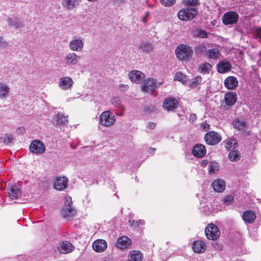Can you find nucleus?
<instances>
[{"mask_svg":"<svg viewBox=\"0 0 261 261\" xmlns=\"http://www.w3.org/2000/svg\"><path fill=\"white\" fill-rule=\"evenodd\" d=\"M224 84L227 89L233 90L238 86V81L236 77L230 76L225 80Z\"/></svg>","mask_w":261,"mask_h":261,"instance_id":"22","label":"nucleus"},{"mask_svg":"<svg viewBox=\"0 0 261 261\" xmlns=\"http://www.w3.org/2000/svg\"><path fill=\"white\" fill-rule=\"evenodd\" d=\"M55 119L57 124L59 126L65 125L68 123L67 117H65L63 114L61 113H58L56 115Z\"/></svg>","mask_w":261,"mask_h":261,"instance_id":"32","label":"nucleus"},{"mask_svg":"<svg viewBox=\"0 0 261 261\" xmlns=\"http://www.w3.org/2000/svg\"><path fill=\"white\" fill-rule=\"evenodd\" d=\"M212 68V66L211 64L208 62H205L200 65L199 67V70L201 73L206 74L208 73Z\"/></svg>","mask_w":261,"mask_h":261,"instance_id":"34","label":"nucleus"},{"mask_svg":"<svg viewBox=\"0 0 261 261\" xmlns=\"http://www.w3.org/2000/svg\"><path fill=\"white\" fill-rule=\"evenodd\" d=\"M212 186L215 191L221 192L225 189V182L222 179H218L212 182Z\"/></svg>","mask_w":261,"mask_h":261,"instance_id":"24","label":"nucleus"},{"mask_svg":"<svg viewBox=\"0 0 261 261\" xmlns=\"http://www.w3.org/2000/svg\"><path fill=\"white\" fill-rule=\"evenodd\" d=\"M82 0H62V5L66 9L70 10L79 5Z\"/></svg>","mask_w":261,"mask_h":261,"instance_id":"26","label":"nucleus"},{"mask_svg":"<svg viewBox=\"0 0 261 261\" xmlns=\"http://www.w3.org/2000/svg\"><path fill=\"white\" fill-rule=\"evenodd\" d=\"M219 165L217 162H211L209 164V173L213 174L214 173L215 171L218 170Z\"/></svg>","mask_w":261,"mask_h":261,"instance_id":"43","label":"nucleus"},{"mask_svg":"<svg viewBox=\"0 0 261 261\" xmlns=\"http://www.w3.org/2000/svg\"><path fill=\"white\" fill-rule=\"evenodd\" d=\"M129 261H142L143 255L139 250L131 251L128 256Z\"/></svg>","mask_w":261,"mask_h":261,"instance_id":"25","label":"nucleus"},{"mask_svg":"<svg viewBox=\"0 0 261 261\" xmlns=\"http://www.w3.org/2000/svg\"><path fill=\"white\" fill-rule=\"evenodd\" d=\"M158 86L154 79H149L144 82L142 86V90L144 92L152 93Z\"/></svg>","mask_w":261,"mask_h":261,"instance_id":"11","label":"nucleus"},{"mask_svg":"<svg viewBox=\"0 0 261 261\" xmlns=\"http://www.w3.org/2000/svg\"><path fill=\"white\" fill-rule=\"evenodd\" d=\"M161 3L166 7L173 6L176 2V0H160Z\"/></svg>","mask_w":261,"mask_h":261,"instance_id":"47","label":"nucleus"},{"mask_svg":"<svg viewBox=\"0 0 261 261\" xmlns=\"http://www.w3.org/2000/svg\"><path fill=\"white\" fill-rule=\"evenodd\" d=\"M57 249L61 253L66 254L71 252L74 249V247L69 242L65 241L59 244Z\"/></svg>","mask_w":261,"mask_h":261,"instance_id":"12","label":"nucleus"},{"mask_svg":"<svg viewBox=\"0 0 261 261\" xmlns=\"http://www.w3.org/2000/svg\"><path fill=\"white\" fill-rule=\"evenodd\" d=\"M197 14V9L196 8H186L178 12V17L181 20H189L193 19Z\"/></svg>","mask_w":261,"mask_h":261,"instance_id":"3","label":"nucleus"},{"mask_svg":"<svg viewBox=\"0 0 261 261\" xmlns=\"http://www.w3.org/2000/svg\"><path fill=\"white\" fill-rule=\"evenodd\" d=\"M204 140L206 143L211 145H215L221 140L220 134L215 131H210L205 134Z\"/></svg>","mask_w":261,"mask_h":261,"instance_id":"6","label":"nucleus"},{"mask_svg":"<svg viewBox=\"0 0 261 261\" xmlns=\"http://www.w3.org/2000/svg\"><path fill=\"white\" fill-rule=\"evenodd\" d=\"M9 24L16 28H21L23 26L22 21L15 17H11L8 19Z\"/></svg>","mask_w":261,"mask_h":261,"instance_id":"31","label":"nucleus"},{"mask_svg":"<svg viewBox=\"0 0 261 261\" xmlns=\"http://www.w3.org/2000/svg\"><path fill=\"white\" fill-rule=\"evenodd\" d=\"M76 213V210L72 206H64L61 211L62 216L68 221L72 220Z\"/></svg>","mask_w":261,"mask_h":261,"instance_id":"9","label":"nucleus"},{"mask_svg":"<svg viewBox=\"0 0 261 261\" xmlns=\"http://www.w3.org/2000/svg\"><path fill=\"white\" fill-rule=\"evenodd\" d=\"M210 60H216L221 55V53L218 48H212L208 49L204 54Z\"/></svg>","mask_w":261,"mask_h":261,"instance_id":"27","label":"nucleus"},{"mask_svg":"<svg viewBox=\"0 0 261 261\" xmlns=\"http://www.w3.org/2000/svg\"><path fill=\"white\" fill-rule=\"evenodd\" d=\"M128 223L133 229H137L139 228L140 225L144 224V221L142 220L138 221L129 220Z\"/></svg>","mask_w":261,"mask_h":261,"instance_id":"39","label":"nucleus"},{"mask_svg":"<svg viewBox=\"0 0 261 261\" xmlns=\"http://www.w3.org/2000/svg\"><path fill=\"white\" fill-rule=\"evenodd\" d=\"M229 159L232 162H237L240 159V153L237 150H231L228 154Z\"/></svg>","mask_w":261,"mask_h":261,"instance_id":"36","label":"nucleus"},{"mask_svg":"<svg viewBox=\"0 0 261 261\" xmlns=\"http://www.w3.org/2000/svg\"><path fill=\"white\" fill-rule=\"evenodd\" d=\"M80 58V56L75 53H69L65 58L64 62L67 65H75L79 62Z\"/></svg>","mask_w":261,"mask_h":261,"instance_id":"21","label":"nucleus"},{"mask_svg":"<svg viewBox=\"0 0 261 261\" xmlns=\"http://www.w3.org/2000/svg\"><path fill=\"white\" fill-rule=\"evenodd\" d=\"M73 84L72 79L69 76H65L60 79L59 82V87L63 90L70 89Z\"/></svg>","mask_w":261,"mask_h":261,"instance_id":"14","label":"nucleus"},{"mask_svg":"<svg viewBox=\"0 0 261 261\" xmlns=\"http://www.w3.org/2000/svg\"><path fill=\"white\" fill-rule=\"evenodd\" d=\"M155 124L153 122H148L147 124V127L150 129H153L155 127Z\"/></svg>","mask_w":261,"mask_h":261,"instance_id":"56","label":"nucleus"},{"mask_svg":"<svg viewBox=\"0 0 261 261\" xmlns=\"http://www.w3.org/2000/svg\"><path fill=\"white\" fill-rule=\"evenodd\" d=\"M72 199L71 197H66L65 199V206L66 207L67 206H72Z\"/></svg>","mask_w":261,"mask_h":261,"instance_id":"51","label":"nucleus"},{"mask_svg":"<svg viewBox=\"0 0 261 261\" xmlns=\"http://www.w3.org/2000/svg\"><path fill=\"white\" fill-rule=\"evenodd\" d=\"M206 150L205 146L201 144L195 145L192 149L193 155L196 158L203 157L206 153Z\"/></svg>","mask_w":261,"mask_h":261,"instance_id":"17","label":"nucleus"},{"mask_svg":"<svg viewBox=\"0 0 261 261\" xmlns=\"http://www.w3.org/2000/svg\"><path fill=\"white\" fill-rule=\"evenodd\" d=\"M68 179L65 176L57 177L54 183V187L58 191H63L67 187Z\"/></svg>","mask_w":261,"mask_h":261,"instance_id":"10","label":"nucleus"},{"mask_svg":"<svg viewBox=\"0 0 261 261\" xmlns=\"http://www.w3.org/2000/svg\"><path fill=\"white\" fill-rule=\"evenodd\" d=\"M178 105V101L176 98L168 97L164 99L163 107L168 111H172L177 108Z\"/></svg>","mask_w":261,"mask_h":261,"instance_id":"7","label":"nucleus"},{"mask_svg":"<svg viewBox=\"0 0 261 261\" xmlns=\"http://www.w3.org/2000/svg\"><path fill=\"white\" fill-rule=\"evenodd\" d=\"M130 244L131 240L127 237L123 236L117 240L116 246L120 249H124L128 248Z\"/></svg>","mask_w":261,"mask_h":261,"instance_id":"23","label":"nucleus"},{"mask_svg":"<svg viewBox=\"0 0 261 261\" xmlns=\"http://www.w3.org/2000/svg\"><path fill=\"white\" fill-rule=\"evenodd\" d=\"M207 50L206 46L203 44H199L195 47V52L197 55H200L203 53L205 54Z\"/></svg>","mask_w":261,"mask_h":261,"instance_id":"41","label":"nucleus"},{"mask_svg":"<svg viewBox=\"0 0 261 261\" xmlns=\"http://www.w3.org/2000/svg\"><path fill=\"white\" fill-rule=\"evenodd\" d=\"M30 150L32 153L41 154L45 151V147L41 141L36 140L31 143Z\"/></svg>","mask_w":261,"mask_h":261,"instance_id":"8","label":"nucleus"},{"mask_svg":"<svg viewBox=\"0 0 261 261\" xmlns=\"http://www.w3.org/2000/svg\"><path fill=\"white\" fill-rule=\"evenodd\" d=\"M92 247L96 252H101L107 248V243L104 240L98 239L93 243Z\"/></svg>","mask_w":261,"mask_h":261,"instance_id":"18","label":"nucleus"},{"mask_svg":"<svg viewBox=\"0 0 261 261\" xmlns=\"http://www.w3.org/2000/svg\"><path fill=\"white\" fill-rule=\"evenodd\" d=\"M208 162L207 160H203L200 163V165L202 167H204L208 164Z\"/></svg>","mask_w":261,"mask_h":261,"instance_id":"58","label":"nucleus"},{"mask_svg":"<svg viewBox=\"0 0 261 261\" xmlns=\"http://www.w3.org/2000/svg\"><path fill=\"white\" fill-rule=\"evenodd\" d=\"M238 19V14L235 11H231L225 13L223 15L222 20L225 25H228L236 23Z\"/></svg>","mask_w":261,"mask_h":261,"instance_id":"5","label":"nucleus"},{"mask_svg":"<svg viewBox=\"0 0 261 261\" xmlns=\"http://www.w3.org/2000/svg\"><path fill=\"white\" fill-rule=\"evenodd\" d=\"M202 81V78L200 76H196L190 80L189 87L191 88H194L199 85Z\"/></svg>","mask_w":261,"mask_h":261,"instance_id":"37","label":"nucleus"},{"mask_svg":"<svg viewBox=\"0 0 261 261\" xmlns=\"http://www.w3.org/2000/svg\"><path fill=\"white\" fill-rule=\"evenodd\" d=\"M233 125L234 128L242 130L245 128L246 122L244 120L235 119L233 121Z\"/></svg>","mask_w":261,"mask_h":261,"instance_id":"33","label":"nucleus"},{"mask_svg":"<svg viewBox=\"0 0 261 261\" xmlns=\"http://www.w3.org/2000/svg\"><path fill=\"white\" fill-rule=\"evenodd\" d=\"M139 48L143 52L149 53L153 50V47L152 43L146 41L141 42L139 45Z\"/></svg>","mask_w":261,"mask_h":261,"instance_id":"30","label":"nucleus"},{"mask_svg":"<svg viewBox=\"0 0 261 261\" xmlns=\"http://www.w3.org/2000/svg\"><path fill=\"white\" fill-rule=\"evenodd\" d=\"M87 1L89 2H97L98 0H87Z\"/></svg>","mask_w":261,"mask_h":261,"instance_id":"63","label":"nucleus"},{"mask_svg":"<svg viewBox=\"0 0 261 261\" xmlns=\"http://www.w3.org/2000/svg\"><path fill=\"white\" fill-rule=\"evenodd\" d=\"M111 103L118 109L123 111L124 109L123 106L121 103V101L119 97H113L111 99Z\"/></svg>","mask_w":261,"mask_h":261,"instance_id":"35","label":"nucleus"},{"mask_svg":"<svg viewBox=\"0 0 261 261\" xmlns=\"http://www.w3.org/2000/svg\"><path fill=\"white\" fill-rule=\"evenodd\" d=\"M195 36L200 38H206L207 37V33L206 31L198 29L196 31Z\"/></svg>","mask_w":261,"mask_h":261,"instance_id":"44","label":"nucleus"},{"mask_svg":"<svg viewBox=\"0 0 261 261\" xmlns=\"http://www.w3.org/2000/svg\"><path fill=\"white\" fill-rule=\"evenodd\" d=\"M201 126L202 127V128L205 130H208V129H210V125L209 124H208L206 122H203L201 124Z\"/></svg>","mask_w":261,"mask_h":261,"instance_id":"55","label":"nucleus"},{"mask_svg":"<svg viewBox=\"0 0 261 261\" xmlns=\"http://www.w3.org/2000/svg\"><path fill=\"white\" fill-rule=\"evenodd\" d=\"M205 234L207 239L216 240L219 237L220 231L216 225L210 223L205 228Z\"/></svg>","mask_w":261,"mask_h":261,"instance_id":"4","label":"nucleus"},{"mask_svg":"<svg viewBox=\"0 0 261 261\" xmlns=\"http://www.w3.org/2000/svg\"><path fill=\"white\" fill-rule=\"evenodd\" d=\"M116 121L115 116L110 111H105L99 117V123L106 127L112 126Z\"/></svg>","mask_w":261,"mask_h":261,"instance_id":"2","label":"nucleus"},{"mask_svg":"<svg viewBox=\"0 0 261 261\" xmlns=\"http://www.w3.org/2000/svg\"><path fill=\"white\" fill-rule=\"evenodd\" d=\"M3 140L4 143L9 145L12 143L13 136L11 134H6L3 138Z\"/></svg>","mask_w":261,"mask_h":261,"instance_id":"46","label":"nucleus"},{"mask_svg":"<svg viewBox=\"0 0 261 261\" xmlns=\"http://www.w3.org/2000/svg\"><path fill=\"white\" fill-rule=\"evenodd\" d=\"M8 43L4 39L2 36H0V48H6L8 46Z\"/></svg>","mask_w":261,"mask_h":261,"instance_id":"49","label":"nucleus"},{"mask_svg":"<svg viewBox=\"0 0 261 261\" xmlns=\"http://www.w3.org/2000/svg\"><path fill=\"white\" fill-rule=\"evenodd\" d=\"M174 80L179 81L183 84H185L187 81L186 76L180 72H178L175 74Z\"/></svg>","mask_w":261,"mask_h":261,"instance_id":"42","label":"nucleus"},{"mask_svg":"<svg viewBox=\"0 0 261 261\" xmlns=\"http://www.w3.org/2000/svg\"><path fill=\"white\" fill-rule=\"evenodd\" d=\"M237 95L235 92H227L224 96V100L227 106L231 107L237 102Z\"/></svg>","mask_w":261,"mask_h":261,"instance_id":"20","label":"nucleus"},{"mask_svg":"<svg viewBox=\"0 0 261 261\" xmlns=\"http://www.w3.org/2000/svg\"><path fill=\"white\" fill-rule=\"evenodd\" d=\"M119 87L121 88V90L123 91H125L128 89L127 85H124V84H120L119 85Z\"/></svg>","mask_w":261,"mask_h":261,"instance_id":"57","label":"nucleus"},{"mask_svg":"<svg viewBox=\"0 0 261 261\" xmlns=\"http://www.w3.org/2000/svg\"><path fill=\"white\" fill-rule=\"evenodd\" d=\"M197 119V116L195 114H192L190 115L189 121L191 122H194Z\"/></svg>","mask_w":261,"mask_h":261,"instance_id":"53","label":"nucleus"},{"mask_svg":"<svg viewBox=\"0 0 261 261\" xmlns=\"http://www.w3.org/2000/svg\"><path fill=\"white\" fill-rule=\"evenodd\" d=\"M231 143L232 144L233 146L232 147L233 148H236V146L237 145V141L235 140L234 139H231L230 138Z\"/></svg>","mask_w":261,"mask_h":261,"instance_id":"59","label":"nucleus"},{"mask_svg":"<svg viewBox=\"0 0 261 261\" xmlns=\"http://www.w3.org/2000/svg\"><path fill=\"white\" fill-rule=\"evenodd\" d=\"M215 248L217 249L222 250V246L219 244H217L216 246H214Z\"/></svg>","mask_w":261,"mask_h":261,"instance_id":"62","label":"nucleus"},{"mask_svg":"<svg viewBox=\"0 0 261 261\" xmlns=\"http://www.w3.org/2000/svg\"><path fill=\"white\" fill-rule=\"evenodd\" d=\"M232 144L231 143L230 139L227 142H226L225 147L227 149H229L232 147Z\"/></svg>","mask_w":261,"mask_h":261,"instance_id":"54","label":"nucleus"},{"mask_svg":"<svg viewBox=\"0 0 261 261\" xmlns=\"http://www.w3.org/2000/svg\"><path fill=\"white\" fill-rule=\"evenodd\" d=\"M155 150H156V149H155V148H149L148 149V152L150 154H153V153H154Z\"/></svg>","mask_w":261,"mask_h":261,"instance_id":"61","label":"nucleus"},{"mask_svg":"<svg viewBox=\"0 0 261 261\" xmlns=\"http://www.w3.org/2000/svg\"><path fill=\"white\" fill-rule=\"evenodd\" d=\"M9 197L11 199H17L21 195L20 188L16 185H12L10 187H8Z\"/></svg>","mask_w":261,"mask_h":261,"instance_id":"16","label":"nucleus"},{"mask_svg":"<svg viewBox=\"0 0 261 261\" xmlns=\"http://www.w3.org/2000/svg\"><path fill=\"white\" fill-rule=\"evenodd\" d=\"M69 48L76 51H82L84 47L83 40L81 38H74L69 43Z\"/></svg>","mask_w":261,"mask_h":261,"instance_id":"13","label":"nucleus"},{"mask_svg":"<svg viewBox=\"0 0 261 261\" xmlns=\"http://www.w3.org/2000/svg\"><path fill=\"white\" fill-rule=\"evenodd\" d=\"M9 88L8 87L4 84H0V97H6L9 92Z\"/></svg>","mask_w":261,"mask_h":261,"instance_id":"40","label":"nucleus"},{"mask_svg":"<svg viewBox=\"0 0 261 261\" xmlns=\"http://www.w3.org/2000/svg\"><path fill=\"white\" fill-rule=\"evenodd\" d=\"M201 206L200 209L201 211L204 213L205 215H208L214 212L213 208L211 206V205L206 204L202 206V203H200Z\"/></svg>","mask_w":261,"mask_h":261,"instance_id":"38","label":"nucleus"},{"mask_svg":"<svg viewBox=\"0 0 261 261\" xmlns=\"http://www.w3.org/2000/svg\"><path fill=\"white\" fill-rule=\"evenodd\" d=\"M149 13L148 12H146L145 13V16L142 18V21L143 22L146 23L147 22V18L149 16Z\"/></svg>","mask_w":261,"mask_h":261,"instance_id":"60","label":"nucleus"},{"mask_svg":"<svg viewBox=\"0 0 261 261\" xmlns=\"http://www.w3.org/2000/svg\"><path fill=\"white\" fill-rule=\"evenodd\" d=\"M233 200L234 199L232 196L228 195L225 197L222 200L225 204H226V205H229L230 204L232 203Z\"/></svg>","mask_w":261,"mask_h":261,"instance_id":"48","label":"nucleus"},{"mask_svg":"<svg viewBox=\"0 0 261 261\" xmlns=\"http://www.w3.org/2000/svg\"><path fill=\"white\" fill-rule=\"evenodd\" d=\"M255 218V214L252 211H247L243 214V220L248 223H252Z\"/></svg>","mask_w":261,"mask_h":261,"instance_id":"29","label":"nucleus"},{"mask_svg":"<svg viewBox=\"0 0 261 261\" xmlns=\"http://www.w3.org/2000/svg\"><path fill=\"white\" fill-rule=\"evenodd\" d=\"M129 78L134 83H140L144 77V74L138 70H133L129 72Z\"/></svg>","mask_w":261,"mask_h":261,"instance_id":"19","label":"nucleus"},{"mask_svg":"<svg viewBox=\"0 0 261 261\" xmlns=\"http://www.w3.org/2000/svg\"><path fill=\"white\" fill-rule=\"evenodd\" d=\"M193 249L195 252H203L206 249V244L201 241H195L193 243Z\"/></svg>","mask_w":261,"mask_h":261,"instance_id":"28","label":"nucleus"},{"mask_svg":"<svg viewBox=\"0 0 261 261\" xmlns=\"http://www.w3.org/2000/svg\"><path fill=\"white\" fill-rule=\"evenodd\" d=\"M122 115V113H121L119 114V116H121Z\"/></svg>","mask_w":261,"mask_h":261,"instance_id":"64","label":"nucleus"},{"mask_svg":"<svg viewBox=\"0 0 261 261\" xmlns=\"http://www.w3.org/2000/svg\"><path fill=\"white\" fill-rule=\"evenodd\" d=\"M254 32L256 37L261 40V27L254 28Z\"/></svg>","mask_w":261,"mask_h":261,"instance_id":"50","label":"nucleus"},{"mask_svg":"<svg viewBox=\"0 0 261 261\" xmlns=\"http://www.w3.org/2000/svg\"><path fill=\"white\" fill-rule=\"evenodd\" d=\"M175 53L179 60L187 61L192 57L193 50L189 45L181 44L175 49Z\"/></svg>","mask_w":261,"mask_h":261,"instance_id":"1","label":"nucleus"},{"mask_svg":"<svg viewBox=\"0 0 261 261\" xmlns=\"http://www.w3.org/2000/svg\"><path fill=\"white\" fill-rule=\"evenodd\" d=\"M186 6H196L199 4V0H184Z\"/></svg>","mask_w":261,"mask_h":261,"instance_id":"45","label":"nucleus"},{"mask_svg":"<svg viewBox=\"0 0 261 261\" xmlns=\"http://www.w3.org/2000/svg\"><path fill=\"white\" fill-rule=\"evenodd\" d=\"M126 1V0H113V3L114 5L119 7L124 4Z\"/></svg>","mask_w":261,"mask_h":261,"instance_id":"52","label":"nucleus"},{"mask_svg":"<svg viewBox=\"0 0 261 261\" xmlns=\"http://www.w3.org/2000/svg\"><path fill=\"white\" fill-rule=\"evenodd\" d=\"M217 71L220 73L228 72L231 70V63L226 60H223L219 62L217 65Z\"/></svg>","mask_w":261,"mask_h":261,"instance_id":"15","label":"nucleus"}]
</instances>
